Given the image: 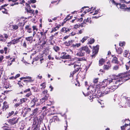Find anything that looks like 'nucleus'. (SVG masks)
<instances>
[{
    "mask_svg": "<svg viewBox=\"0 0 130 130\" xmlns=\"http://www.w3.org/2000/svg\"><path fill=\"white\" fill-rule=\"evenodd\" d=\"M37 35L39 36H41V38L42 37L43 38V39L41 40L38 43L39 45H41L42 47H43L45 44L46 43L47 40V39L46 38L45 33H37Z\"/></svg>",
    "mask_w": 130,
    "mask_h": 130,
    "instance_id": "obj_2",
    "label": "nucleus"
},
{
    "mask_svg": "<svg viewBox=\"0 0 130 130\" xmlns=\"http://www.w3.org/2000/svg\"><path fill=\"white\" fill-rule=\"evenodd\" d=\"M94 42V40L93 39H92L90 40L88 42V43L90 44H92Z\"/></svg>",
    "mask_w": 130,
    "mask_h": 130,
    "instance_id": "obj_42",
    "label": "nucleus"
},
{
    "mask_svg": "<svg viewBox=\"0 0 130 130\" xmlns=\"http://www.w3.org/2000/svg\"><path fill=\"white\" fill-rule=\"evenodd\" d=\"M42 96H43L42 98L40 100V101L42 103L46 101L50 98L49 94H47L46 95Z\"/></svg>",
    "mask_w": 130,
    "mask_h": 130,
    "instance_id": "obj_13",
    "label": "nucleus"
},
{
    "mask_svg": "<svg viewBox=\"0 0 130 130\" xmlns=\"http://www.w3.org/2000/svg\"><path fill=\"white\" fill-rule=\"evenodd\" d=\"M99 10V9L98 10H95V11L94 13L93 14V15H95L97 14L98 13V11Z\"/></svg>",
    "mask_w": 130,
    "mask_h": 130,
    "instance_id": "obj_59",
    "label": "nucleus"
},
{
    "mask_svg": "<svg viewBox=\"0 0 130 130\" xmlns=\"http://www.w3.org/2000/svg\"><path fill=\"white\" fill-rule=\"evenodd\" d=\"M82 50L83 51L86 52L87 53L89 54L90 52V51L89 48L87 46H84L82 47Z\"/></svg>",
    "mask_w": 130,
    "mask_h": 130,
    "instance_id": "obj_15",
    "label": "nucleus"
},
{
    "mask_svg": "<svg viewBox=\"0 0 130 130\" xmlns=\"http://www.w3.org/2000/svg\"><path fill=\"white\" fill-rule=\"evenodd\" d=\"M24 78H25V79H31V77L29 76H26V77H25Z\"/></svg>",
    "mask_w": 130,
    "mask_h": 130,
    "instance_id": "obj_57",
    "label": "nucleus"
},
{
    "mask_svg": "<svg viewBox=\"0 0 130 130\" xmlns=\"http://www.w3.org/2000/svg\"><path fill=\"white\" fill-rule=\"evenodd\" d=\"M111 62L115 64H118L119 63L117 58L115 56L113 57L112 59Z\"/></svg>",
    "mask_w": 130,
    "mask_h": 130,
    "instance_id": "obj_22",
    "label": "nucleus"
},
{
    "mask_svg": "<svg viewBox=\"0 0 130 130\" xmlns=\"http://www.w3.org/2000/svg\"><path fill=\"white\" fill-rule=\"evenodd\" d=\"M31 95V92L30 91L26 95V96L27 97H29L30 95Z\"/></svg>",
    "mask_w": 130,
    "mask_h": 130,
    "instance_id": "obj_49",
    "label": "nucleus"
},
{
    "mask_svg": "<svg viewBox=\"0 0 130 130\" xmlns=\"http://www.w3.org/2000/svg\"><path fill=\"white\" fill-rule=\"evenodd\" d=\"M89 38L88 36L85 37L80 40V41L82 43H84Z\"/></svg>",
    "mask_w": 130,
    "mask_h": 130,
    "instance_id": "obj_32",
    "label": "nucleus"
},
{
    "mask_svg": "<svg viewBox=\"0 0 130 130\" xmlns=\"http://www.w3.org/2000/svg\"><path fill=\"white\" fill-rule=\"evenodd\" d=\"M42 76H39V75H38L37 76V78H38L39 79H41L42 78Z\"/></svg>",
    "mask_w": 130,
    "mask_h": 130,
    "instance_id": "obj_62",
    "label": "nucleus"
},
{
    "mask_svg": "<svg viewBox=\"0 0 130 130\" xmlns=\"http://www.w3.org/2000/svg\"><path fill=\"white\" fill-rule=\"evenodd\" d=\"M125 127L124 125H123L122 126H121V130H125Z\"/></svg>",
    "mask_w": 130,
    "mask_h": 130,
    "instance_id": "obj_63",
    "label": "nucleus"
},
{
    "mask_svg": "<svg viewBox=\"0 0 130 130\" xmlns=\"http://www.w3.org/2000/svg\"><path fill=\"white\" fill-rule=\"evenodd\" d=\"M33 30L34 31L33 32H35L37 31V29L36 28V26H33L32 27Z\"/></svg>",
    "mask_w": 130,
    "mask_h": 130,
    "instance_id": "obj_44",
    "label": "nucleus"
},
{
    "mask_svg": "<svg viewBox=\"0 0 130 130\" xmlns=\"http://www.w3.org/2000/svg\"><path fill=\"white\" fill-rule=\"evenodd\" d=\"M129 64H127V63L126 65V69L127 70H128L129 69Z\"/></svg>",
    "mask_w": 130,
    "mask_h": 130,
    "instance_id": "obj_60",
    "label": "nucleus"
},
{
    "mask_svg": "<svg viewBox=\"0 0 130 130\" xmlns=\"http://www.w3.org/2000/svg\"><path fill=\"white\" fill-rule=\"evenodd\" d=\"M23 46L24 47L26 48V44L25 41L24 42Z\"/></svg>",
    "mask_w": 130,
    "mask_h": 130,
    "instance_id": "obj_58",
    "label": "nucleus"
},
{
    "mask_svg": "<svg viewBox=\"0 0 130 130\" xmlns=\"http://www.w3.org/2000/svg\"><path fill=\"white\" fill-rule=\"evenodd\" d=\"M104 91L101 92V96H102L105 95L109 93L110 92H112L117 88V86H111L109 87H104Z\"/></svg>",
    "mask_w": 130,
    "mask_h": 130,
    "instance_id": "obj_1",
    "label": "nucleus"
},
{
    "mask_svg": "<svg viewBox=\"0 0 130 130\" xmlns=\"http://www.w3.org/2000/svg\"><path fill=\"white\" fill-rule=\"evenodd\" d=\"M128 53V51L127 50H125L124 53V56L125 57H126L127 54Z\"/></svg>",
    "mask_w": 130,
    "mask_h": 130,
    "instance_id": "obj_47",
    "label": "nucleus"
},
{
    "mask_svg": "<svg viewBox=\"0 0 130 130\" xmlns=\"http://www.w3.org/2000/svg\"><path fill=\"white\" fill-rule=\"evenodd\" d=\"M78 60L79 61H81L83 60H85V58H79L78 59Z\"/></svg>",
    "mask_w": 130,
    "mask_h": 130,
    "instance_id": "obj_54",
    "label": "nucleus"
},
{
    "mask_svg": "<svg viewBox=\"0 0 130 130\" xmlns=\"http://www.w3.org/2000/svg\"><path fill=\"white\" fill-rule=\"evenodd\" d=\"M74 68H75V71H73L72 74L71 73L70 75V77H72L73 75L76 72H77L80 69L79 66L77 64H75L74 65Z\"/></svg>",
    "mask_w": 130,
    "mask_h": 130,
    "instance_id": "obj_10",
    "label": "nucleus"
},
{
    "mask_svg": "<svg viewBox=\"0 0 130 130\" xmlns=\"http://www.w3.org/2000/svg\"><path fill=\"white\" fill-rule=\"evenodd\" d=\"M115 48L116 50V52L118 54H120L122 53V50L121 48L119 47L117 49L116 47H115Z\"/></svg>",
    "mask_w": 130,
    "mask_h": 130,
    "instance_id": "obj_26",
    "label": "nucleus"
},
{
    "mask_svg": "<svg viewBox=\"0 0 130 130\" xmlns=\"http://www.w3.org/2000/svg\"><path fill=\"white\" fill-rule=\"evenodd\" d=\"M90 93V94L88 93V96H89V98L90 100H91L93 98H95V96L96 95V94L94 92V91H91Z\"/></svg>",
    "mask_w": 130,
    "mask_h": 130,
    "instance_id": "obj_11",
    "label": "nucleus"
},
{
    "mask_svg": "<svg viewBox=\"0 0 130 130\" xmlns=\"http://www.w3.org/2000/svg\"><path fill=\"white\" fill-rule=\"evenodd\" d=\"M33 38L32 37H29L26 38V39L27 41H30L32 40Z\"/></svg>",
    "mask_w": 130,
    "mask_h": 130,
    "instance_id": "obj_41",
    "label": "nucleus"
},
{
    "mask_svg": "<svg viewBox=\"0 0 130 130\" xmlns=\"http://www.w3.org/2000/svg\"><path fill=\"white\" fill-rule=\"evenodd\" d=\"M86 73L85 72H81L80 73V76L83 79H84L85 78Z\"/></svg>",
    "mask_w": 130,
    "mask_h": 130,
    "instance_id": "obj_27",
    "label": "nucleus"
},
{
    "mask_svg": "<svg viewBox=\"0 0 130 130\" xmlns=\"http://www.w3.org/2000/svg\"><path fill=\"white\" fill-rule=\"evenodd\" d=\"M42 119L41 118H38L37 124L35 125V126L34 129V130H37L40 126V124L42 122Z\"/></svg>",
    "mask_w": 130,
    "mask_h": 130,
    "instance_id": "obj_8",
    "label": "nucleus"
},
{
    "mask_svg": "<svg viewBox=\"0 0 130 130\" xmlns=\"http://www.w3.org/2000/svg\"><path fill=\"white\" fill-rule=\"evenodd\" d=\"M27 11L28 12L30 13H34V11L30 9V7L28 5L27 6V8H26Z\"/></svg>",
    "mask_w": 130,
    "mask_h": 130,
    "instance_id": "obj_24",
    "label": "nucleus"
},
{
    "mask_svg": "<svg viewBox=\"0 0 130 130\" xmlns=\"http://www.w3.org/2000/svg\"><path fill=\"white\" fill-rule=\"evenodd\" d=\"M37 101L38 99L36 98H35L32 99L31 102V104L33 105H31V107H34L37 102Z\"/></svg>",
    "mask_w": 130,
    "mask_h": 130,
    "instance_id": "obj_17",
    "label": "nucleus"
},
{
    "mask_svg": "<svg viewBox=\"0 0 130 130\" xmlns=\"http://www.w3.org/2000/svg\"><path fill=\"white\" fill-rule=\"evenodd\" d=\"M27 100V99L26 98H23L22 99H20V103L21 104L23 103L26 102Z\"/></svg>",
    "mask_w": 130,
    "mask_h": 130,
    "instance_id": "obj_30",
    "label": "nucleus"
},
{
    "mask_svg": "<svg viewBox=\"0 0 130 130\" xmlns=\"http://www.w3.org/2000/svg\"><path fill=\"white\" fill-rule=\"evenodd\" d=\"M25 29H27L28 30V32H30V30H31V29L29 28V25H27L25 27Z\"/></svg>",
    "mask_w": 130,
    "mask_h": 130,
    "instance_id": "obj_43",
    "label": "nucleus"
},
{
    "mask_svg": "<svg viewBox=\"0 0 130 130\" xmlns=\"http://www.w3.org/2000/svg\"><path fill=\"white\" fill-rule=\"evenodd\" d=\"M4 7H5V6H1L0 8V10H1L4 13L7 14L8 12L7 10Z\"/></svg>",
    "mask_w": 130,
    "mask_h": 130,
    "instance_id": "obj_19",
    "label": "nucleus"
},
{
    "mask_svg": "<svg viewBox=\"0 0 130 130\" xmlns=\"http://www.w3.org/2000/svg\"><path fill=\"white\" fill-rule=\"evenodd\" d=\"M80 45V43H76L75 44H72V46L74 48H76V47H79Z\"/></svg>",
    "mask_w": 130,
    "mask_h": 130,
    "instance_id": "obj_29",
    "label": "nucleus"
},
{
    "mask_svg": "<svg viewBox=\"0 0 130 130\" xmlns=\"http://www.w3.org/2000/svg\"><path fill=\"white\" fill-rule=\"evenodd\" d=\"M12 28L16 30L18 29L19 27L20 26H19L18 25V24L17 25H12Z\"/></svg>",
    "mask_w": 130,
    "mask_h": 130,
    "instance_id": "obj_31",
    "label": "nucleus"
},
{
    "mask_svg": "<svg viewBox=\"0 0 130 130\" xmlns=\"http://www.w3.org/2000/svg\"><path fill=\"white\" fill-rule=\"evenodd\" d=\"M20 76V74H17L16 75V76H15V79L16 78H18V77H19Z\"/></svg>",
    "mask_w": 130,
    "mask_h": 130,
    "instance_id": "obj_61",
    "label": "nucleus"
},
{
    "mask_svg": "<svg viewBox=\"0 0 130 130\" xmlns=\"http://www.w3.org/2000/svg\"><path fill=\"white\" fill-rule=\"evenodd\" d=\"M74 42V40H69L68 42H65L64 43V44L66 46H68L71 45V44H72V43Z\"/></svg>",
    "mask_w": 130,
    "mask_h": 130,
    "instance_id": "obj_18",
    "label": "nucleus"
},
{
    "mask_svg": "<svg viewBox=\"0 0 130 130\" xmlns=\"http://www.w3.org/2000/svg\"><path fill=\"white\" fill-rule=\"evenodd\" d=\"M119 66L115 65L113 68V70H117L119 69Z\"/></svg>",
    "mask_w": 130,
    "mask_h": 130,
    "instance_id": "obj_35",
    "label": "nucleus"
},
{
    "mask_svg": "<svg viewBox=\"0 0 130 130\" xmlns=\"http://www.w3.org/2000/svg\"><path fill=\"white\" fill-rule=\"evenodd\" d=\"M58 28L59 27H58L57 26L55 28L52 29L51 31V32L56 31L58 29Z\"/></svg>",
    "mask_w": 130,
    "mask_h": 130,
    "instance_id": "obj_45",
    "label": "nucleus"
},
{
    "mask_svg": "<svg viewBox=\"0 0 130 130\" xmlns=\"http://www.w3.org/2000/svg\"><path fill=\"white\" fill-rule=\"evenodd\" d=\"M20 104H21L20 102V103H16L14 105V107L15 108L18 107L20 105Z\"/></svg>",
    "mask_w": 130,
    "mask_h": 130,
    "instance_id": "obj_48",
    "label": "nucleus"
},
{
    "mask_svg": "<svg viewBox=\"0 0 130 130\" xmlns=\"http://www.w3.org/2000/svg\"><path fill=\"white\" fill-rule=\"evenodd\" d=\"M125 44V42H124L120 41L119 43V45L120 46H124Z\"/></svg>",
    "mask_w": 130,
    "mask_h": 130,
    "instance_id": "obj_40",
    "label": "nucleus"
},
{
    "mask_svg": "<svg viewBox=\"0 0 130 130\" xmlns=\"http://www.w3.org/2000/svg\"><path fill=\"white\" fill-rule=\"evenodd\" d=\"M14 111H13L9 112L8 114L9 116L10 117L12 116L14 113Z\"/></svg>",
    "mask_w": 130,
    "mask_h": 130,
    "instance_id": "obj_51",
    "label": "nucleus"
},
{
    "mask_svg": "<svg viewBox=\"0 0 130 130\" xmlns=\"http://www.w3.org/2000/svg\"><path fill=\"white\" fill-rule=\"evenodd\" d=\"M26 19V18L23 17L21 18L19 20V22L18 24V25L19 26H23L24 25L25 22H26L25 21Z\"/></svg>",
    "mask_w": 130,
    "mask_h": 130,
    "instance_id": "obj_9",
    "label": "nucleus"
},
{
    "mask_svg": "<svg viewBox=\"0 0 130 130\" xmlns=\"http://www.w3.org/2000/svg\"><path fill=\"white\" fill-rule=\"evenodd\" d=\"M54 106H53L52 107H51L50 108V110H53V111H54Z\"/></svg>",
    "mask_w": 130,
    "mask_h": 130,
    "instance_id": "obj_64",
    "label": "nucleus"
},
{
    "mask_svg": "<svg viewBox=\"0 0 130 130\" xmlns=\"http://www.w3.org/2000/svg\"><path fill=\"white\" fill-rule=\"evenodd\" d=\"M31 109L29 108L26 107L24 109L21 113L23 115V116L25 117L26 115L28 114L31 111Z\"/></svg>",
    "mask_w": 130,
    "mask_h": 130,
    "instance_id": "obj_6",
    "label": "nucleus"
},
{
    "mask_svg": "<svg viewBox=\"0 0 130 130\" xmlns=\"http://www.w3.org/2000/svg\"><path fill=\"white\" fill-rule=\"evenodd\" d=\"M84 22L87 24L88 23H91V20L90 18H87L86 19H85L84 21Z\"/></svg>",
    "mask_w": 130,
    "mask_h": 130,
    "instance_id": "obj_25",
    "label": "nucleus"
},
{
    "mask_svg": "<svg viewBox=\"0 0 130 130\" xmlns=\"http://www.w3.org/2000/svg\"><path fill=\"white\" fill-rule=\"evenodd\" d=\"M4 58V57L3 56H1L0 57V62H1Z\"/></svg>",
    "mask_w": 130,
    "mask_h": 130,
    "instance_id": "obj_55",
    "label": "nucleus"
},
{
    "mask_svg": "<svg viewBox=\"0 0 130 130\" xmlns=\"http://www.w3.org/2000/svg\"><path fill=\"white\" fill-rule=\"evenodd\" d=\"M99 48V45H96L94 47L93 49V52L95 54H96L98 51Z\"/></svg>",
    "mask_w": 130,
    "mask_h": 130,
    "instance_id": "obj_16",
    "label": "nucleus"
},
{
    "mask_svg": "<svg viewBox=\"0 0 130 130\" xmlns=\"http://www.w3.org/2000/svg\"><path fill=\"white\" fill-rule=\"evenodd\" d=\"M30 91V88H28L27 89H26L25 90H24L23 91L24 93H26Z\"/></svg>",
    "mask_w": 130,
    "mask_h": 130,
    "instance_id": "obj_52",
    "label": "nucleus"
},
{
    "mask_svg": "<svg viewBox=\"0 0 130 130\" xmlns=\"http://www.w3.org/2000/svg\"><path fill=\"white\" fill-rule=\"evenodd\" d=\"M64 54L62 56L61 58L63 59H69L70 57V56L69 55H66V53H63Z\"/></svg>",
    "mask_w": 130,
    "mask_h": 130,
    "instance_id": "obj_20",
    "label": "nucleus"
},
{
    "mask_svg": "<svg viewBox=\"0 0 130 130\" xmlns=\"http://www.w3.org/2000/svg\"><path fill=\"white\" fill-rule=\"evenodd\" d=\"M47 107V106H44L42 108V110L45 111L46 110Z\"/></svg>",
    "mask_w": 130,
    "mask_h": 130,
    "instance_id": "obj_56",
    "label": "nucleus"
},
{
    "mask_svg": "<svg viewBox=\"0 0 130 130\" xmlns=\"http://www.w3.org/2000/svg\"><path fill=\"white\" fill-rule=\"evenodd\" d=\"M18 84L19 85V86H23V83H21V81H18Z\"/></svg>",
    "mask_w": 130,
    "mask_h": 130,
    "instance_id": "obj_50",
    "label": "nucleus"
},
{
    "mask_svg": "<svg viewBox=\"0 0 130 130\" xmlns=\"http://www.w3.org/2000/svg\"><path fill=\"white\" fill-rule=\"evenodd\" d=\"M27 83H31L34 81V80H32L31 79H29V80H27Z\"/></svg>",
    "mask_w": 130,
    "mask_h": 130,
    "instance_id": "obj_53",
    "label": "nucleus"
},
{
    "mask_svg": "<svg viewBox=\"0 0 130 130\" xmlns=\"http://www.w3.org/2000/svg\"><path fill=\"white\" fill-rule=\"evenodd\" d=\"M98 78H95L93 80V82L94 83V85H97L98 82Z\"/></svg>",
    "mask_w": 130,
    "mask_h": 130,
    "instance_id": "obj_36",
    "label": "nucleus"
},
{
    "mask_svg": "<svg viewBox=\"0 0 130 130\" xmlns=\"http://www.w3.org/2000/svg\"><path fill=\"white\" fill-rule=\"evenodd\" d=\"M130 100L129 98H126L124 97L121 100L120 103L118 102L117 103L120 106H121L122 107H126L127 106H128V104L129 103L128 102H126L127 101V100Z\"/></svg>",
    "mask_w": 130,
    "mask_h": 130,
    "instance_id": "obj_3",
    "label": "nucleus"
},
{
    "mask_svg": "<svg viewBox=\"0 0 130 130\" xmlns=\"http://www.w3.org/2000/svg\"><path fill=\"white\" fill-rule=\"evenodd\" d=\"M70 30V29L69 28H67L65 27H63L62 28L61 30V32L65 31L67 32L69 31Z\"/></svg>",
    "mask_w": 130,
    "mask_h": 130,
    "instance_id": "obj_33",
    "label": "nucleus"
},
{
    "mask_svg": "<svg viewBox=\"0 0 130 130\" xmlns=\"http://www.w3.org/2000/svg\"><path fill=\"white\" fill-rule=\"evenodd\" d=\"M9 107L6 101L4 102L3 103V110H5L6 109L8 108Z\"/></svg>",
    "mask_w": 130,
    "mask_h": 130,
    "instance_id": "obj_23",
    "label": "nucleus"
},
{
    "mask_svg": "<svg viewBox=\"0 0 130 130\" xmlns=\"http://www.w3.org/2000/svg\"><path fill=\"white\" fill-rule=\"evenodd\" d=\"M112 82V79H104L102 83V88H103L104 87H107V86Z\"/></svg>",
    "mask_w": 130,
    "mask_h": 130,
    "instance_id": "obj_4",
    "label": "nucleus"
},
{
    "mask_svg": "<svg viewBox=\"0 0 130 130\" xmlns=\"http://www.w3.org/2000/svg\"><path fill=\"white\" fill-rule=\"evenodd\" d=\"M19 118L16 117L12 118L9 120V122L11 124L13 125L17 123L18 121Z\"/></svg>",
    "mask_w": 130,
    "mask_h": 130,
    "instance_id": "obj_7",
    "label": "nucleus"
},
{
    "mask_svg": "<svg viewBox=\"0 0 130 130\" xmlns=\"http://www.w3.org/2000/svg\"><path fill=\"white\" fill-rule=\"evenodd\" d=\"M120 2L122 3H125L126 4H128L130 2V1L128 2L125 1V0H119Z\"/></svg>",
    "mask_w": 130,
    "mask_h": 130,
    "instance_id": "obj_46",
    "label": "nucleus"
},
{
    "mask_svg": "<svg viewBox=\"0 0 130 130\" xmlns=\"http://www.w3.org/2000/svg\"><path fill=\"white\" fill-rule=\"evenodd\" d=\"M40 86L41 87V89H44L46 87L45 83H43L40 85Z\"/></svg>",
    "mask_w": 130,
    "mask_h": 130,
    "instance_id": "obj_39",
    "label": "nucleus"
},
{
    "mask_svg": "<svg viewBox=\"0 0 130 130\" xmlns=\"http://www.w3.org/2000/svg\"><path fill=\"white\" fill-rule=\"evenodd\" d=\"M54 50L56 52H58L60 50V48L58 46H55L53 47Z\"/></svg>",
    "mask_w": 130,
    "mask_h": 130,
    "instance_id": "obj_37",
    "label": "nucleus"
},
{
    "mask_svg": "<svg viewBox=\"0 0 130 130\" xmlns=\"http://www.w3.org/2000/svg\"><path fill=\"white\" fill-rule=\"evenodd\" d=\"M6 40L4 39V36L2 35L0 36V41H1L2 42H5Z\"/></svg>",
    "mask_w": 130,
    "mask_h": 130,
    "instance_id": "obj_38",
    "label": "nucleus"
},
{
    "mask_svg": "<svg viewBox=\"0 0 130 130\" xmlns=\"http://www.w3.org/2000/svg\"><path fill=\"white\" fill-rule=\"evenodd\" d=\"M111 67V65L109 63L107 62V64L105 65L103 67L105 70H107L109 69Z\"/></svg>",
    "mask_w": 130,
    "mask_h": 130,
    "instance_id": "obj_21",
    "label": "nucleus"
},
{
    "mask_svg": "<svg viewBox=\"0 0 130 130\" xmlns=\"http://www.w3.org/2000/svg\"><path fill=\"white\" fill-rule=\"evenodd\" d=\"M85 52H84L82 48H80L78 52L76 54L77 56L79 57L83 56L85 55Z\"/></svg>",
    "mask_w": 130,
    "mask_h": 130,
    "instance_id": "obj_12",
    "label": "nucleus"
},
{
    "mask_svg": "<svg viewBox=\"0 0 130 130\" xmlns=\"http://www.w3.org/2000/svg\"><path fill=\"white\" fill-rule=\"evenodd\" d=\"M47 92L48 91L47 90H44L42 91V95H47V94H48Z\"/></svg>",
    "mask_w": 130,
    "mask_h": 130,
    "instance_id": "obj_34",
    "label": "nucleus"
},
{
    "mask_svg": "<svg viewBox=\"0 0 130 130\" xmlns=\"http://www.w3.org/2000/svg\"><path fill=\"white\" fill-rule=\"evenodd\" d=\"M39 108H36L34 109L32 111V113L30 114L31 116H36L38 113Z\"/></svg>",
    "mask_w": 130,
    "mask_h": 130,
    "instance_id": "obj_14",
    "label": "nucleus"
},
{
    "mask_svg": "<svg viewBox=\"0 0 130 130\" xmlns=\"http://www.w3.org/2000/svg\"><path fill=\"white\" fill-rule=\"evenodd\" d=\"M105 60L103 58L100 59L99 60V66L102 65L105 62Z\"/></svg>",
    "mask_w": 130,
    "mask_h": 130,
    "instance_id": "obj_28",
    "label": "nucleus"
},
{
    "mask_svg": "<svg viewBox=\"0 0 130 130\" xmlns=\"http://www.w3.org/2000/svg\"><path fill=\"white\" fill-rule=\"evenodd\" d=\"M22 37H21L18 38L14 39L12 40L11 42H8V44L10 43V44H15L20 42H22V41L23 40L22 38Z\"/></svg>",
    "mask_w": 130,
    "mask_h": 130,
    "instance_id": "obj_5",
    "label": "nucleus"
}]
</instances>
